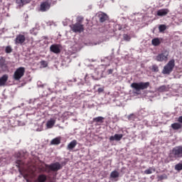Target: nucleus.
Wrapping results in <instances>:
<instances>
[{
	"mask_svg": "<svg viewBox=\"0 0 182 182\" xmlns=\"http://www.w3.org/2000/svg\"><path fill=\"white\" fill-rule=\"evenodd\" d=\"M112 72H113V70H109V73H112Z\"/></svg>",
	"mask_w": 182,
	"mask_h": 182,
	"instance_id": "35",
	"label": "nucleus"
},
{
	"mask_svg": "<svg viewBox=\"0 0 182 182\" xmlns=\"http://www.w3.org/2000/svg\"><path fill=\"white\" fill-rule=\"evenodd\" d=\"M47 180V177L46 175L41 174L39 175L38 178H37V181L38 182H45Z\"/></svg>",
	"mask_w": 182,
	"mask_h": 182,
	"instance_id": "20",
	"label": "nucleus"
},
{
	"mask_svg": "<svg viewBox=\"0 0 182 182\" xmlns=\"http://www.w3.org/2000/svg\"><path fill=\"white\" fill-rule=\"evenodd\" d=\"M178 122L179 123H182V116H181V117H178Z\"/></svg>",
	"mask_w": 182,
	"mask_h": 182,
	"instance_id": "33",
	"label": "nucleus"
},
{
	"mask_svg": "<svg viewBox=\"0 0 182 182\" xmlns=\"http://www.w3.org/2000/svg\"><path fill=\"white\" fill-rule=\"evenodd\" d=\"M104 119H105L104 117H98L93 118V122H96L97 123H99V122H102Z\"/></svg>",
	"mask_w": 182,
	"mask_h": 182,
	"instance_id": "24",
	"label": "nucleus"
},
{
	"mask_svg": "<svg viewBox=\"0 0 182 182\" xmlns=\"http://www.w3.org/2000/svg\"><path fill=\"white\" fill-rule=\"evenodd\" d=\"M123 139V134H115L114 136L109 137L110 141H120Z\"/></svg>",
	"mask_w": 182,
	"mask_h": 182,
	"instance_id": "10",
	"label": "nucleus"
},
{
	"mask_svg": "<svg viewBox=\"0 0 182 182\" xmlns=\"http://www.w3.org/2000/svg\"><path fill=\"white\" fill-rule=\"evenodd\" d=\"M118 27L119 31H122V28L120 25L117 26Z\"/></svg>",
	"mask_w": 182,
	"mask_h": 182,
	"instance_id": "34",
	"label": "nucleus"
},
{
	"mask_svg": "<svg viewBox=\"0 0 182 182\" xmlns=\"http://www.w3.org/2000/svg\"><path fill=\"white\" fill-rule=\"evenodd\" d=\"M151 43L154 46H159L160 43H161V38H155L152 39Z\"/></svg>",
	"mask_w": 182,
	"mask_h": 182,
	"instance_id": "16",
	"label": "nucleus"
},
{
	"mask_svg": "<svg viewBox=\"0 0 182 182\" xmlns=\"http://www.w3.org/2000/svg\"><path fill=\"white\" fill-rule=\"evenodd\" d=\"M50 144H60V138L57 137L51 140Z\"/></svg>",
	"mask_w": 182,
	"mask_h": 182,
	"instance_id": "21",
	"label": "nucleus"
},
{
	"mask_svg": "<svg viewBox=\"0 0 182 182\" xmlns=\"http://www.w3.org/2000/svg\"><path fill=\"white\" fill-rule=\"evenodd\" d=\"M119 173L117 171H112L110 174V177L112 178H117V177H119Z\"/></svg>",
	"mask_w": 182,
	"mask_h": 182,
	"instance_id": "22",
	"label": "nucleus"
},
{
	"mask_svg": "<svg viewBox=\"0 0 182 182\" xmlns=\"http://www.w3.org/2000/svg\"><path fill=\"white\" fill-rule=\"evenodd\" d=\"M169 11L167 9H160L157 11L158 16H166Z\"/></svg>",
	"mask_w": 182,
	"mask_h": 182,
	"instance_id": "13",
	"label": "nucleus"
},
{
	"mask_svg": "<svg viewBox=\"0 0 182 182\" xmlns=\"http://www.w3.org/2000/svg\"><path fill=\"white\" fill-rule=\"evenodd\" d=\"M25 41H26L25 36L20 34L16 36L15 39V43L16 45H22V43H23Z\"/></svg>",
	"mask_w": 182,
	"mask_h": 182,
	"instance_id": "9",
	"label": "nucleus"
},
{
	"mask_svg": "<svg viewBox=\"0 0 182 182\" xmlns=\"http://www.w3.org/2000/svg\"><path fill=\"white\" fill-rule=\"evenodd\" d=\"M25 75V68L20 67L16 70L14 73L13 77L14 80H21V78Z\"/></svg>",
	"mask_w": 182,
	"mask_h": 182,
	"instance_id": "5",
	"label": "nucleus"
},
{
	"mask_svg": "<svg viewBox=\"0 0 182 182\" xmlns=\"http://www.w3.org/2000/svg\"><path fill=\"white\" fill-rule=\"evenodd\" d=\"M123 38H124V41H126L127 42H129L130 39H132V37H130V36L127 34H124Z\"/></svg>",
	"mask_w": 182,
	"mask_h": 182,
	"instance_id": "27",
	"label": "nucleus"
},
{
	"mask_svg": "<svg viewBox=\"0 0 182 182\" xmlns=\"http://www.w3.org/2000/svg\"><path fill=\"white\" fill-rule=\"evenodd\" d=\"M134 119V114H132L129 116V120H133Z\"/></svg>",
	"mask_w": 182,
	"mask_h": 182,
	"instance_id": "32",
	"label": "nucleus"
},
{
	"mask_svg": "<svg viewBox=\"0 0 182 182\" xmlns=\"http://www.w3.org/2000/svg\"><path fill=\"white\" fill-rule=\"evenodd\" d=\"M150 86V82H134L131 84V87L134 89L135 93L136 95H140V90H144V89H147Z\"/></svg>",
	"mask_w": 182,
	"mask_h": 182,
	"instance_id": "1",
	"label": "nucleus"
},
{
	"mask_svg": "<svg viewBox=\"0 0 182 182\" xmlns=\"http://www.w3.org/2000/svg\"><path fill=\"white\" fill-rule=\"evenodd\" d=\"M171 160H177V159L182 158V146H178L173 148L171 151L169 156Z\"/></svg>",
	"mask_w": 182,
	"mask_h": 182,
	"instance_id": "2",
	"label": "nucleus"
},
{
	"mask_svg": "<svg viewBox=\"0 0 182 182\" xmlns=\"http://www.w3.org/2000/svg\"><path fill=\"white\" fill-rule=\"evenodd\" d=\"M12 52V47L11 46H6V53H11Z\"/></svg>",
	"mask_w": 182,
	"mask_h": 182,
	"instance_id": "30",
	"label": "nucleus"
},
{
	"mask_svg": "<svg viewBox=\"0 0 182 182\" xmlns=\"http://www.w3.org/2000/svg\"><path fill=\"white\" fill-rule=\"evenodd\" d=\"M99 18H100V22H105V21H107V14L103 13V12H100L99 14Z\"/></svg>",
	"mask_w": 182,
	"mask_h": 182,
	"instance_id": "15",
	"label": "nucleus"
},
{
	"mask_svg": "<svg viewBox=\"0 0 182 182\" xmlns=\"http://www.w3.org/2000/svg\"><path fill=\"white\" fill-rule=\"evenodd\" d=\"M77 144V141L73 140L68 145V150H72V149H75L76 147V145Z\"/></svg>",
	"mask_w": 182,
	"mask_h": 182,
	"instance_id": "17",
	"label": "nucleus"
},
{
	"mask_svg": "<svg viewBox=\"0 0 182 182\" xmlns=\"http://www.w3.org/2000/svg\"><path fill=\"white\" fill-rule=\"evenodd\" d=\"M168 59V52L164 51L163 53L159 54L155 60H157V62H167Z\"/></svg>",
	"mask_w": 182,
	"mask_h": 182,
	"instance_id": "7",
	"label": "nucleus"
},
{
	"mask_svg": "<svg viewBox=\"0 0 182 182\" xmlns=\"http://www.w3.org/2000/svg\"><path fill=\"white\" fill-rule=\"evenodd\" d=\"M175 60L173 59L171 60L167 65H166L164 68L162 73L164 75H170L171 72H173V69H174L175 66Z\"/></svg>",
	"mask_w": 182,
	"mask_h": 182,
	"instance_id": "3",
	"label": "nucleus"
},
{
	"mask_svg": "<svg viewBox=\"0 0 182 182\" xmlns=\"http://www.w3.org/2000/svg\"><path fill=\"white\" fill-rule=\"evenodd\" d=\"M60 129H63V127H60Z\"/></svg>",
	"mask_w": 182,
	"mask_h": 182,
	"instance_id": "36",
	"label": "nucleus"
},
{
	"mask_svg": "<svg viewBox=\"0 0 182 182\" xmlns=\"http://www.w3.org/2000/svg\"><path fill=\"white\" fill-rule=\"evenodd\" d=\"M153 171H156V170L153 168H149V169H146L144 171L145 174H151Z\"/></svg>",
	"mask_w": 182,
	"mask_h": 182,
	"instance_id": "25",
	"label": "nucleus"
},
{
	"mask_svg": "<svg viewBox=\"0 0 182 182\" xmlns=\"http://www.w3.org/2000/svg\"><path fill=\"white\" fill-rule=\"evenodd\" d=\"M48 67V62L43 60L41 62V68H47Z\"/></svg>",
	"mask_w": 182,
	"mask_h": 182,
	"instance_id": "29",
	"label": "nucleus"
},
{
	"mask_svg": "<svg viewBox=\"0 0 182 182\" xmlns=\"http://www.w3.org/2000/svg\"><path fill=\"white\" fill-rule=\"evenodd\" d=\"M159 29V32H164V31L166 29V25H160Z\"/></svg>",
	"mask_w": 182,
	"mask_h": 182,
	"instance_id": "28",
	"label": "nucleus"
},
{
	"mask_svg": "<svg viewBox=\"0 0 182 182\" xmlns=\"http://www.w3.org/2000/svg\"><path fill=\"white\" fill-rule=\"evenodd\" d=\"M62 168V166L59 162H55L54 164H51L50 165H46V169L43 170V171H47V173H49V171H58ZM50 170V171H49Z\"/></svg>",
	"mask_w": 182,
	"mask_h": 182,
	"instance_id": "4",
	"label": "nucleus"
},
{
	"mask_svg": "<svg viewBox=\"0 0 182 182\" xmlns=\"http://www.w3.org/2000/svg\"><path fill=\"white\" fill-rule=\"evenodd\" d=\"M31 0H16V4L19 5V6H22V5H25V4H29Z\"/></svg>",
	"mask_w": 182,
	"mask_h": 182,
	"instance_id": "19",
	"label": "nucleus"
},
{
	"mask_svg": "<svg viewBox=\"0 0 182 182\" xmlns=\"http://www.w3.org/2000/svg\"><path fill=\"white\" fill-rule=\"evenodd\" d=\"M56 123V119L50 118L46 122V127L47 129H52L55 124Z\"/></svg>",
	"mask_w": 182,
	"mask_h": 182,
	"instance_id": "11",
	"label": "nucleus"
},
{
	"mask_svg": "<svg viewBox=\"0 0 182 182\" xmlns=\"http://www.w3.org/2000/svg\"><path fill=\"white\" fill-rule=\"evenodd\" d=\"M50 8V4L48 2L46 1L41 5V11L43 12H45L48 11Z\"/></svg>",
	"mask_w": 182,
	"mask_h": 182,
	"instance_id": "12",
	"label": "nucleus"
},
{
	"mask_svg": "<svg viewBox=\"0 0 182 182\" xmlns=\"http://www.w3.org/2000/svg\"><path fill=\"white\" fill-rule=\"evenodd\" d=\"M104 90H105V88L100 87V88H98L97 92H98V93H102L104 92Z\"/></svg>",
	"mask_w": 182,
	"mask_h": 182,
	"instance_id": "31",
	"label": "nucleus"
},
{
	"mask_svg": "<svg viewBox=\"0 0 182 182\" xmlns=\"http://www.w3.org/2000/svg\"><path fill=\"white\" fill-rule=\"evenodd\" d=\"M60 49H62L60 44H53L50 47V50L53 53H60Z\"/></svg>",
	"mask_w": 182,
	"mask_h": 182,
	"instance_id": "8",
	"label": "nucleus"
},
{
	"mask_svg": "<svg viewBox=\"0 0 182 182\" xmlns=\"http://www.w3.org/2000/svg\"><path fill=\"white\" fill-rule=\"evenodd\" d=\"M168 90V87L165 85H162L158 88L159 92H167Z\"/></svg>",
	"mask_w": 182,
	"mask_h": 182,
	"instance_id": "23",
	"label": "nucleus"
},
{
	"mask_svg": "<svg viewBox=\"0 0 182 182\" xmlns=\"http://www.w3.org/2000/svg\"><path fill=\"white\" fill-rule=\"evenodd\" d=\"M70 28L73 31V32H75V33L81 32H83L85 31V27L83 26V24L82 23H75V24H73L70 26Z\"/></svg>",
	"mask_w": 182,
	"mask_h": 182,
	"instance_id": "6",
	"label": "nucleus"
},
{
	"mask_svg": "<svg viewBox=\"0 0 182 182\" xmlns=\"http://www.w3.org/2000/svg\"><path fill=\"white\" fill-rule=\"evenodd\" d=\"M171 127H172V129H173V130H178L181 129L182 124L180 123H173L171 125Z\"/></svg>",
	"mask_w": 182,
	"mask_h": 182,
	"instance_id": "18",
	"label": "nucleus"
},
{
	"mask_svg": "<svg viewBox=\"0 0 182 182\" xmlns=\"http://www.w3.org/2000/svg\"><path fill=\"white\" fill-rule=\"evenodd\" d=\"M175 170L177 171H181L182 170V164H178L175 166Z\"/></svg>",
	"mask_w": 182,
	"mask_h": 182,
	"instance_id": "26",
	"label": "nucleus"
},
{
	"mask_svg": "<svg viewBox=\"0 0 182 182\" xmlns=\"http://www.w3.org/2000/svg\"><path fill=\"white\" fill-rule=\"evenodd\" d=\"M8 81V75H4L0 77V86H5V83Z\"/></svg>",
	"mask_w": 182,
	"mask_h": 182,
	"instance_id": "14",
	"label": "nucleus"
}]
</instances>
